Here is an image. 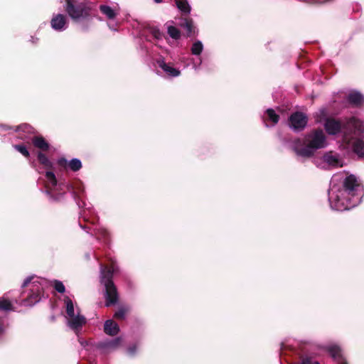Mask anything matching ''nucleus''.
I'll return each mask as SVG.
<instances>
[{"label": "nucleus", "mask_w": 364, "mask_h": 364, "mask_svg": "<svg viewBox=\"0 0 364 364\" xmlns=\"http://www.w3.org/2000/svg\"><path fill=\"white\" fill-rule=\"evenodd\" d=\"M266 113L267 119L272 122V125H274L278 122L279 117L275 113V111L273 109H267Z\"/></svg>", "instance_id": "nucleus-32"}, {"label": "nucleus", "mask_w": 364, "mask_h": 364, "mask_svg": "<svg viewBox=\"0 0 364 364\" xmlns=\"http://www.w3.org/2000/svg\"><path fill=\"white\" fill-rule=\"evenodd\" d=\"M6 327L1 321H0V338L5 333Z\"/></svg>", "instance_id": "nucleus-39"}, {"label": "nucleus", "mask_w": 364, "mask_h": 364, "mask_svg": "<svg viewBox=\"0 0 364 364\" xmlns=\"http://www.w3.org/2000/svg\"><path fill=\"white\" fill-rule=\"evenodd\" d=\"M181 26L186 30L188 36H191L194 33L193 21L192 19L184 18L181 23Z\"/></svg>", "instance_id": "nucleus-29"}, {"label": "nucleus", "mask_w": 364, "mask_h": 364, "mask_svg": "<svg viewBox=\"0 0 364 364\" xmlns=\"http://www.w3.org/2000/svg\"><path fill=\"white\" fill-rule=\"evenodd\" d=\"M323 160L329 166L333 167L342 166V163L338 157V155L333 154L331 152L326 154L323 156Z\"/></svg>", "instance_id": "nucleus-20"}, {"label": "nucleus", "mask_w": 364, "mask_h": 364, "mask_svg": "<svg viewBox=\"0 0 364 364\" xmlns=\"http://www.w3.org/2000/svg\"><path fill=\"white\" fill-rule=\"evenodd\" d=\"M58 164L65 169L69 168L74 172L78 171L82 168L81 161L76 158L70 161H68L65 158H60L58 160Z\"/></svg>", "instance_id": "nucleus-15"}, {"label": "nucleus", "mask_w": 364, "mask_h": 364, "mask_svg": "<svg viewBox=\"0 0 364 364\" xmlns=\"http://www.w3.org/2000/svg\"><path fill=\"white\" fill-rule=\"evenodd\" d=\"M291 148L298 156L309 158L327 146L323 132L316 129L305 135L303 139H296L291 142Z\"/></svg>", "instance_id": "nucleus-2"}, {"label": "nucleus", "mask_w": 364, "mask_h": 364, "mask_svg": "<svg viewBox=\"0 0 364 364\" xmlns=\"http://www.w3.org/2000/svg\"><path fill=\"white\" fill-rule=\"evenodd\" d=\"M117 272L118 267L114 263L109 267L100 265V283L105 287V306L107 307L116 304L118 301L117 290L112 281L114 274Z\"/></svg>", "instance_id": "nucleus-4"}, {"label": "nucleus", "mask_w": 364, "mask_h": 364, "mask_svg": "<svg viewBox=\"0 0 364 364\" xmlns=\"http://www.w3.org/2000/svg\"><path fill=\"white\" fill-rule=\"evenodd\" d=\"M33 146L42 151L48 150L50 145L48 142L41 136H35L32 139Z\"/></svg>", "instance_id": "nucleus-21"}, {"label": "nucleus", "mask_w": 364, "mask_h": 364, "mask_svg": "<svg viewBox=\"0 0 364 364\" xmlns=\"http://www.w3.org/2000/svg\"><path fill=\"white\" fill-rule=\"evenodd\" d=\"M201 63H202V60H201V59H200L199 64H198V65H196L195 63H193V68H194L196 70H198L199 66L201 65Z\"/></svg>", "instance_id": "nucleus-41"}, {"label": "nucleus", "mask_w": 364, "mask_h": 364, "mask_svg": "<svg viewBox=\"0 0 364 364\" xmlns=\"http://www.w3.org/2000/svg\"><path fill=\"white\" fill-rule=\"evenodd\" d=\"M148 31L150 34L156 40H161L164 36L163 32L156 26H149Z\"/></svg>", "instance_id": "nucleus-30"}, {"label": "nucleus", "mask_w": 364, "mask_h": 364, "mask_svg": "<svg viewBox=\"0 0 364 364\" xmlns=\"http://www.w3.org/2000/svg\"><path fill=\"white\" fill-rule=\"evenodd\" d=\"M301 362L302 364H319L318 361L308 357L304 358Z\"/></svg>", "instance_id": "nucleus-37"}, {"label": "nucleus", "mask_w": 364, "mask_h": 364, "mask_svg": "<svg viewBox=\"0 0 364 364\" xmlns=\"http://www.w3.org/2000/svg\"><path fill=\"white\" fill-rule=\"evenodd\" d=\"M0 127H1V128H2L3 129H9V127H6V126H4V125H1V126H0Z\"/></svg>", "instance_id": "nucleus-42"}, {"label": "nucleus", "mask_w": 364, "mask_h": 364, "mask_svg": "<svg viewBox=\"0 0 364 364\" xmlns=\"http://www.w3.org/2000/svg\"><path fill=\"white\" fill-rule=\"evenodd\" d=\"M20 137H21V139H23L26 138V136H23V135H22V136H20Z\"/></svg>", "instance_id": "nucleus-46"}, {"label": "nucleus", "mask_w": 364, "mask_h": 364, "mask_svg": "<svg viewBox=\"0 0 364 364\" xmlns=\"http://www.w3.org/2000/svg\"><path fill=\"white\" fill-rule=\"evenodd\" d=\"M127 309L124 308H120L114 314V317L119 319H123L125 317Z\"/></svg>", "instance_id": "nucleus-36"}, {"label": "nucleus", "mask_w": 364, "mask_h": 364, "mask_svg": "<svg viewBox=\"0 0 364 364\" xmlns=\"http://www.w3.org/2000/svg\"><path fill=\"white\" fill-rule=\"evenodd\" d=\"M66 321L68 326H69L76 333L80 331L82 326L86 323V318L84 316L80 314L78 308L76 309V314L66 318Z\"/></svg>", "instance_id": "nucleus-9"}, {"label": "nucleus", "mask_w": 364, "mask_h": 364, "mask_svg": "<svg viewBox=\"0 0 364 364\" xmlns=\"http://www.w3.org/2000/svg\"><path fill=\"white\" fill-rule=\"evenodd\" d=\"M82 29H83L84 31H87V26H83V27H82Z\"/></svg>", "instance_id": "nucleus-45"}, {"label": "nucleus", "mask_w": 364, "mask_h": 364, "mask_svg": "<svg viewBox=\"0 0 364 364\" xmlns=\"http://www.w3.org/2000/svg\"><path fill=\"white\" fill-rule=\"evenodd\" d=\"M328 112L327 109L323 107L315 113L314 117L316 119V122L324 124L326 119H330V117H328Z\"/></svg>", "instance_id": "nucleus-24"}, {"label": "nucleus", "mask_w": 364, "mask_h": 364, "mask_svg": "<svg viewBox=\"0 0 364 364\" xmlns=\"http://www.w3.org/2000/svg\"><path fill=\"white\" fill-rule=\"evenodd\" d=\"M83 191H84L83 188H79L77 192L73 191V194L74 199H75L76 203L77 204L78 207L79 208H85V209L80 213L81 217H82L84 218L85 221L90 222V218H88V214H87L86 210H88L89 214H90V215H92V210H90L89 208H85V203L84 202H82V205L80 201L79 194H80V193H82Z\"/></svg>", "instance_id": "nucleus-17"}, {"label": "nucleus", "mask_w": 364, "mask_h": 364, "mask_svg": "<svg viewBox=\"0 0 364 364\" xmlns=\"http://www.w3.org/2000/svg\"><path fill=\"white\" fill-rule=\"evenodd\" d=\"M80 226L82 229H85L87 232H90V230H92L91 235H95L97 237V240L105 243L109 242V232L102 226L95 225V227L91 228L88 226H82L81 224H80Z\"/></svg>", "instance_id": "nucleus-11"}, {"label": "nucleus", "mask_w": 364, "mask_h": 364, "mask_svg": "<svg viewBox=\"0 0 364 364\" xmlns=\"http://www.w3.org/2000/svg\"><path fill=\"white\" fill-rule=\"evenodd\" d=\"M100 12L105 16L109 21H114L119 14V9L117 6H110L106 4H101L99 6Z\"/></svg>", "instance_id": "nucleus-16"}, {"label": "nucleus", "mask_w": 364, "mask_h": 364, "mask_svg": "<svg viewBox=\"0 0 364 364\" xmlns=\"http://www.w3.org/2000/svg\"><path fill=\"white\" fill-rule=\"evenodd\" d=\"M306 124L307 117L301 112H296L289 117V127L296 132L303 130Z\"/></svg>", "instance_id": "nucleus-8"}, {"label": "nucleus", "mask_w": 364, "mask_h": 364, "mask_svg": "<svg viewBox=\"0 0 364 364\" xmlns=\"http://www.w3.org/2000/svg\"><path fill=\"white\" fill-rule=\"evenodd\" d=\"M177 8L183 15H188L191 13V6L187 0H175Z\"/></svg>", "instance_id": "nucleus-23"}, {"label": "nucleus", "mask_w": 364, "mask_h": 364, "mask_svg": "<svg viewBox=\"0 0 364 364\" xmlns=\"http://www.w3.org/2000/svg\"><path fill=\"white\" fill-rule=\"evenodd\" d=\"M69 21L66 15L63 14H53L50 20L51 28L58 32L65 31L68 28Z\"/></svg>", "instance_id": "nucleus-10"}, {"label": "nucleus", "mask_w": 364, "mask_h": 364, "mask_svg": "<svg viewBox=\"0 0 364 364\" xmlns=\"http://www.w3.org/2000/svg\"><path fill=\"white\" fill-rule=\"evenodd\" d=\"M348 100L351 104L358 105L363 103L364 97L360 92H354L348 95Z\"/></svg>", "instance_id": "nucleus-25"}, {"label": "nucleus", "mask_w": 364, "mask_h": 364, "mask_svg": "<svg viewBox=\"0 0 364 364\" xmlns=\"http://www.w3.org/2000/svg\"><path fill=\"white\" fill-rule=\"evenodd\" d=\"M156 63L168 77H176L181 74V71L178 69L173 68L170 63H166L163 57L159 58L156 60Z\"/></svg>", "instance_id": "nucleus-14"}, {"label": "nucleus", "mask_w": 364, "mask_h": 364, "mask_svg": "<svg viewBox=\"0 0 364 364\" xmlns=\"http://www.w3.org/2000/svg\"><path fill=\"white\" fill-rule=\"evenodd\" d=\"M65 11L74 21L87 20L91 17L92 4L88 1L77 3L75 0H64Z\"/></svg>", "instance_id": "nucleus-6"}, {"label": "nucleus", "mask_w": 364, "mask_h": 364, "mask_svg": "<svg viewBox=\"0 0 364 364\" xmlns=\"http://www.w3.org/2000/svg\"><path fill=\"white\" fill-rule=\"evenodd\" d=\"M89 364H95L92 361L90 360V359H88Z\"/></svg>", "instance_id": "nucleus-44"}, {"label": "nucleus", "mask_w": 364, "mask_h": 364, "mask_svg": "<svg viewBox=\"0 0 364 364\" xmlns=\"http://www.w3.org/2000/svg\"><path fill=\"white\" fill-rule=\"evenodd\" d=\"M122 339L119 337L112 340H107L99 343L97 345L89 343L85 341H80L81 346L84 348L85 355L87 353H94L98 351L101 353H108L117 349L121 345ZM81 354H84L81 352Z\"/></svg>", "instance_id": "nucleus-7"}, {"label": "nucleus", "mask_w": 364, "mask_h": 364, "mask_svg": "<svg viewBox=\"0 0 364 364\" xmlns=\"http://www.w3.org/2000/svg\"><path fill=\"white\" fill-rule=\"evenodd\" d=\"M107 26L108 27L111 29V30H113V31H117V28L116 27L118 26V23H116L115 25L111 23H107Z\"/></svg>", "instance_id": "nucleus-40"}, {"label": "nucleus", "mask_w": 364, "mask_h": 364, "mask_svg": "<svg viewBox=\"0 0 364 364\" xmlns=\"http://www.w3.org/2000/svg\"><path fill=\"white\" fill-rule=\"evenodd\" d=\"M37 158L41 164L45 168H52L53 163L41 151L38 152Z\"/></svg>", "instance_id": "nucleus-28"}, {"label": "nucleus", "mask_w": 364, "mask_h": 364, "mask_svg": "<svg viewBox=\"0 0 364 364\" xmlns=\"http://www.w3.org/2000/svg\"><path fill=\"white\" fill-rule=\"evenodd\" d=\"M191 50V53L193 55H199L203 50V45L202 42L200 41H197L195 43H193Z\"/></svg>", "instance_id": "nucleus-31"}, {"label": "nucleus", "mask_w": 364, "mask_h": 364, "mask_svg": "<svg viewBox=\"0 0 364 364\" xmlns=\"http://www.w3.org/2000/svg\"><path fill=\"white\" fill-rule=\"evenodd\" d=\"M104 331L106 334L113 336L119 333V327L113 320H107L104 324Z\"/></svg>", "instance_id": "nucleus-19"}, {"label": "nucleus", "mask_w": 364, "mask_h": 364, "mask_svg": "<svg viewBox=\"0 0 364 364\" xmlns=\"http://www.w3.org/2000/svg\"><path fill=\"white\" fill-rule=\"evenodd\" d=\"M28 285H30V293L27 298L22 301L21 304L23 306H31L41 299L43 290L47 287L48 282L45 279L31 276L24 280L22 287H26Z\"/></svg>", "instance_id": "nucleus-5"}, {"label": "nucleus", "mask_w": 364, "mask_h": 364, "mask_svg": "<svg viewBox=\"0 0 364 364\" xmlns=\"http://www.w3.org/2000/svg\"><path fill=\"white\" fill-rule=\"evenodd\" d=\"M329 352L332 357L336 360L337 364H348L346 360L341 354L340 348L337 346H330Z\"/></svg>", "instance_id": "nucleus-22"}, {"label": "nucleus", "mask_w": 364, "mask_h": 364, "mask_svg": "<svg viewBox=\"0 0 364 364\" xmlns=\"http://www.w3.org/2000/svg\"><path fill=\"white\" fill-rule=\"evenodd\" d=\"M136 351H137V346L136 345L131 346L127 348V353L131 356L134 355L136 353Z\"/></svg>", "instance_id": "nucleus-38"}, {"label": "nucleus", "mask_w": 364, "mask_h": 364, "mask_svg": "<svg viewBox=\"0 0 364 364\" xmlns=\"http://www.w3.org/2000/svg\"><path fill=\"white\" fill-rule=\"evenodd\" d=\"M53 287L55 291L59 293H64L65 291V287L62 282L59 280L53 281Z\"/></svg>", "instance_id": "nucleus-35"}, {"label": "nucleus", "mask_w": 364, "mask_h": 364, "mask_svg": "<svg viewBox=\"0 0 364 364\" xmlns=\"http://www.w3.org/2000/svg\"><path fill=\"white\" fill-rule=\"evenodd\" d=\"M66 308V316L65 318L70 316H73L76 314V309H75L74 304L72 300L66 296L64 299Z\"/></svg>", "instance_id": "nucleus-26"}, {"label": "nucleus", "mask_w": 364, "mask_h": 364, "mask_svg": "<svg viewBox=\"0 0 364 364\" xmlns=\"http://www.w3.org/2000/svg\"><path fill=\"white\" fill-rule=\"evenodd\" d=\"M14 308L13 306L12 301H10L7 297L3 296L0 298V310L9 311H14Z\"/></svg>", "instance_id": "nucleus-27"}, {"label": "nucleus", "mask_w": 364, "mask_h": 364, "mask_svg": "<svg viewBox=\"0 0 364 364\" xmlns=\"http://www.w3.org/2000/svg\"><path fill=\"white\" fill-rule=\"evenodd\" d=\"M343 129V142L358 157L364 159V137H360L364 133V122L355 117H350Z\"/></svg>", "instance_id": "nucleus-3"}, {"label": "nucleus", "mask_w": 364, "mask_h": 364, "mask_svg": "<svg viewBox=\"0 0 364 364\" xmlns=\"http://www.w3.org/2000/svg\"><path fill=\"white\" fill-rule=\"evenodd\" d=\"M156 3L159 4L162 1V0H154Z\"/></svg>", "instance_id": "nucleus-43"}, {"label": "nucleus", "mask_w": 364, "mask_h": 364, "mask_svg": "<svg viewBox=\"0 0 364 364\" xmlns=\"http://www.w3.org/2000/svg\"><path fill=\"white\" fill-rule=\"evenodd\" d=\"M338 175H334L331 181L328 200L332 209L338 211L349 210L357 206L363 196V187L354 175L346 176L342 186L335 181Z\"/></svg>", "instance_id": "nucleus-1"}, {"label": "nucleus", "mask_w": 364, "mask_h": 364, "mask_svg": "<svg viewBox=\"0 0 364 364\" xmlns=\"http://www.w3.org/2000/svg\"><path fill=\"white\" fill-rule=\"evenodd\" d=\"M16 132L31 134L33 132V128L28 124H22L15 128Z\"/></svg>", "instance_id": "nucleus-33"}, {"label": "nucleus", "mask_w": 364, "mask_h": 364, "mask_svg": "<svg viewBox=\"0 0 364 364\" xmlns=\"http://www.w3.org/2000/svg\"><path fill=\"white\" fill-rule=\"evenodd\" d=\"M14 148L16 151L20 152L25 157H27V158L29 157L30 154H29V151H28L27 148L26 147V146H24L23 144H17V145H14Z\"/></svg>", "instance_id": "nucleus-34"}, {"label": "nucleus", "mask_w": 364, "mask_h": 364, "mask_svg": "<svg viewBox=\"0 0 364 364\" xmlns=\"http://www.w3.org/2000/svg\"><path fill=\"white\" fill-rule=\"evenodd\" d=\"M346 124V122H345L343 126H342L339 121L333 118H330L326 120L325 123L323 124V126L326 132L329 135H336L338 133H339L341 131V129H343V131L344 130L343 128Z\"/></svg>", "instance_id": "nucleus-13"}, {"label": "nucleus", "mask_w": 364, "mask_h": 364, "mask_svg": "<svg viewBox=\"0 0 364 364\" xmlns=\"http://www.w3.org/2000/svg\"><path fill=\"white\" fill-rule=\"evenodd\" d=\"M168 36L173 40H178L181 37V31L173 25L172 21H168L164 24Z\"/></svg>", "instance_id": "nucleus-18"}, {"label": "nucleus", "mask_w": 364, "mask_h": 364, "mask_svg": "<svg viewBox=\"0 0 364 364\" xmlns=\"http://www.w3.org/2000/svg\"><path fill=\"white\" fill-rule=\"evenodd\" d=\"M45 183H46V193L47 195L50 196V198L53 200H59L60 198V196L54 198L53 196V191L56 189L57 187V179L53 171H48L45 173Z\"/></svg>", "instance_id": "nucleus-12"}]
</instances>
